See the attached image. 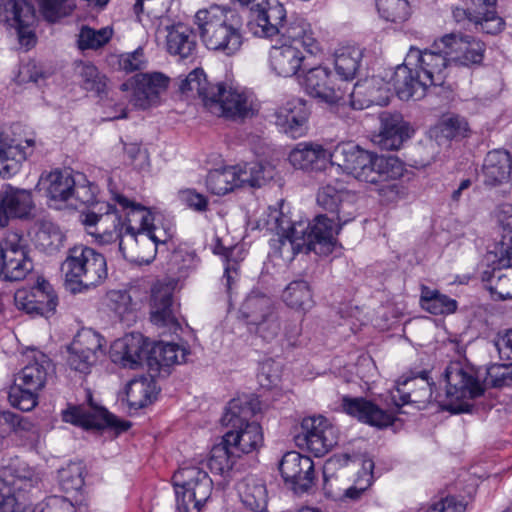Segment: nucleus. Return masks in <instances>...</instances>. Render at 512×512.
I'll return each mask as SVG.
<instances>
[{
  "instance_id": "nucleus-1",
  "label": "nucleus",
  "mask_w": 512,
  "mask_h": 512,
  "mask_svg": "<svg viewBox=\"0 0 512 512\" xmlns=\"http://www.w3.org/2000/svg\"><path fill=\"white\" fill-rule=\"evenodd\" d=\"M82 224L89 235L99 244L118 241V249L124 259L137 264H149L156 256L158 242H164L167 235L160 237L156 231L123 233L121 216L111 210L110 203H103L98 211L83 215Z\"/></svg>"
},
{
  "instance_id": "nucleus-2",
  "label": "nucleus",
  "mask_w": 512,
  "mask_h": 512,
  "mask_svg": "<svg viewBox=\"0 0 512 512\" xmlns=\"http://www.w3.org/2000/svg\"><path fill=\"white\" fill-rule=\"evenodd\" d=\"M179 89L183 94L201 98L212 114L227 120L243 122L260 110V102L252 92L220 82L211 84L202 69L190 72Z\"/></svg>"
},
{
  "instance_id": "nucleus-3",
  "label": "nucleus",
  "mask_w": 512,
  "mask_h": 512,
  "mask_svg": "<svg viewBox=\"0 0 512 512\" xmlns=\"http://www.w3.org/2000/svg\"><path fill=\"white\" fill-rule=\"evenodd\" d=\"M446 400L444 407L458 413L468 406L465 401L477 398L485 388H501L512 383L511 365L493 364L476 369L463 361H452L445 369Z\"/></svg>"
},
{
  "instance_id": "nucleus-4",
  "label": "nucleus",
  "mask_w": 512,
  "mask_h": 512,
  "mask_svg": "<svg viewBox=\"0 0 512 512\" xmlns=\"http://www.w3.org/2000/svg\"><path fill=\"white\" fill-rule=\"evenodd\" d=\"M259 6H251V18L248 27L257 37L271 38L279 35L283 41L300 42L310 54L320 51V43L315 37L311 24L304 18L290 15L287 17L284 6L265 0Z\"/></svg>"
},
{
  "instance_id": "nucleus-5",
  "label": "nucleus",
  "mask_w": 512,
  "mask_h": 512,
  "mask_svg": "<svg viewBox=\"0 0 512 512\" xmlns=\"http://www.w3.org/2000/svg\"><path fill=\"white\" fill-rule=\"evenodd\" d=\"M194 23L204 46L225 56H233L243 44V20L237 10L211 5L196 12Z\"/></svg>"
},
{
  "instance_id": "nucleus-6",
  "label": "nucleus",
  "mask_w": 512,
  "mask_h": 512,
  "mask_svg": "<svg viewBox=\"0 0 512 512\" xmlns=\"http://www.w3.org/2000/svg\"><path fill=\"white\" fill-rule=\"evenodd\" d=\"M259 413L261 402L253 395L233 398L225 408L221 423L228 430L223 438L239 457L256 450L263 443L261 426L252 420Z\"/></svg>"
},
{
  "instance_id": "nucleus-7",
  "label": "nucleus",
  "mask_w": 512,
  "mask_h": 512,
  "mask_svg": "<svg viewBox=\"0 0 512 512\" xmlns=\"http://www.w3.org/2000/svg\"><path fill=\"white\" fill-rule=\"evenodd\" d=\"M332 222L323 214L317 215L312 223L294 222L288 230L277 235L280 256L291 261L298 253L331 254L338 244Z\"/></svg>"
},
{
  "instance_id": "nucleus-8",
  "label": "nucleus",
  "mask_w": 512,
  "mask_h": 512,
  "mask_svg": "<svg viewBox=\"0 0 512 512\" xmlns=\"http://www.w3.org/2000/svg\"><path fill=\"white\" fill-rule=\"evenodd\" d=\"M404 171V165L398 158L377 155L362 148L344 170L356 180L375 186L388 201L396 200L402 193V186L397 180Z\"/></svg>"
},
{
  "instance_id": "nucleus-9",
  "label": "nucleus",
  "mask_w": 512,
  "mask_h": 512,
  "mask_svg": "<svg viewBox=\"0 0 512 512\" xmlns=\"http://www.w3.org/2000/svg\"><path fill=\"white\" fill-rule=\"evenodd\" d=\"M61 269L66 284L73 293L94 288L107 277L105 257L93 248L83 245L68 250Z\"/></svg>"
},
{
  "instance_id": "nucleus-10",
  "label": "nucleus",
  "mask_w": 512,
  "mask_h": 512,
  "mask_svg": "<svg viewBox=\"0 0 512 512\" xmlns=\"http://www.w3.org/2000/svg\"><path fill=\"white\" fill-rule=\"evenodd\" d=\"M177 512H201L213 491L208 473L197 466L180 467L172 477Z\"/></svg>"
},
{
  "instance_id": "nucleus-11",
  "label": "nucleus",
  "mask_w": 512,
  "mask_h": 512,
  "mask_svg": "<svg viewBox=\"0 0 512 512\" xmlns=\"http://www.w3.org/2000/svg\"><path fill=\"white\" fill-rule=\"evenodd\" d=\"M37 483L38 477L26 464L15 462L5 467L0 478V512L25 511Z\"/></svg>"
},
{
  "instance_id": "nucleus-12",
  "label": "nucleus",
  "mask_w": 512,
  "mask_h": 512,
  "mask_svg": "<svg viewBox=\"0 0 512 512\" xmlns=\"http://www.w3.org/2000/svg\"><path fill=\"white\" fill-rule=\"evenodd\" d=\"M241 314L248 328L266 342L274 340L282 330V321L277 308L268 296L252 292L241 306Z\"/></svg>"
},
{
  "instance_id": "nucleus-13",
  "label": "nucleus",
  "mask_w": 512,
  "mask_h": 512,
  "mask_svg": "<svg viewBox=\"0 0 512 512\" xmlns=\"http://www.w3.org/2000/svg\"><path fill=\"white\" fill-rule=\"evenodd\" d=\"M32 269L24 236L14 231L7 232L0 241V277L6 281H20Z\"/></svg>"
},
{
  "instance_id": "nucleus-14",
  "label": "nucleus",
  "mask_w": 512,
  "mask_h": 512,
  "mask_svg": "<svg viewBox=\"0 0 512 512\" xmlns=\"http://www.w3.org/2000/svg\"><path fill=\"white\" fill-rule=\"evenodd\" d=\"M105 343V339L95 330H80L68 347V366L84 375L89 374L99 358L104 355Z\"/></svg>"
},
{
  "instance_id": "nucleus-15",
  "label": "nucleus",
  "mask_w": 512,
  "mask_h": 512,
  "mask_svg": "<svg viewBox=\"0 0 512 512\" xmlns=\"http://www.w3.org/2000/svg\"><path fill=\"white\" fill-rule=\"evenodd\" d=\"M474 5L477 9L455 8L453 17L457 23H462L463 27L471 30L474 27L477 32H484L495 35L500 33L505 26L503 18H501L495 9L497 0H466Z\"/></svg>"
},
{
  "instance_id": "nucleus-16",
  "label": "nucleus",
  "mask_w": 512,
  "mask_h": 512,
  "mask_svg": "<svg viewBox=\"0 0 512 512\" xmlns=\"http://www.w3.org/2000/svg\"><path fill=\"white\" fill-rule=\"evenodd\" d=\"M336 428L323 416L304 418L296 442L316 457L324 456L337 443Z\"/></svg>"
},
{
  "instance_id": "nucleus-17",
  "label": "nucleus",
  "mask_w": 512,
  "mask_h": 512,
  "mask_svg": "<svg viewBox=\"0 0 512 512\" xmlns=\"http://www.w3.org/2000/svg\"><path fill=\"white\" fill-rule=\"evenodd\" d=\"M176 286L177 280L173 278L158 280L151 287L149 299L151 321L157 326L168 327L174 332L180 328L174 300Z\"/></svg>"
},
{
  "instance_id": "nucleus-18",
  "label": "nucleus",
  "mask_w": 512,
  "mask_h": 512,
  "mask_svg": "<svg viewBox=\"0 0 512 512\" xmlns=\"http://www.w3.org/2000/svg\"><path fill=\"white\" fill-rule=\"evenodd\" d=\"M89 403V410L82 406L69 405L67 409L62 411V420L87 430L111 427L122 432L130 427L129 422L119 420L104 407L94 406L91 395H89Z\"/></svg>"
},
{
  "instance_id": "nucleus-19",
  "label": "nucleus",
  "mask_w": 512,
  "mask_h": 512,
  "mask_svg": "<svg viewBox=\"0 0 512 512\" xmlns=\"http://www.w3.org/2000/svg\"><path fill=\"white\" fill-rule=\"evenodd\" d=\"M36 20V10L28 0H3L0 3V22L18 32L21 45L30 47L35 43V34L30 29Z\"/></svg>"
},
{
  "instance_id": "nucleus-20",
  "label": "nucleus",
  "mask_w": 512,
  "mask_h": 512,
  "mask_svg": "<svg viewBox=\"0 0 512 512\" xmlns=\"http://www.w3.org/2000/svg\"><path fill=\"white\" fill-rule=\"evenodd\" d=\"M35 203L31 190L4 184L0 189V228L10 220H28L34 217Z\"/></svg>"
},
{
  "instance_id": "nucleus-21",
  "label": "nucleus",
  "mask_w": 512,
  "mask_h": 512,
  "mask_svg": "<svg viewBox=\"0 0 512 512\" xmlns=\"http://www.w3.org/2000/svg\"><path fill=\"white\" fill-rule=\"evenodd\" d=\"M279 471L284 481L291 484L295 493L308 492L314 485V462L310 457L296 451L284 454L279 463Z\"/></svg>"
},
{
  "instance_id": "nucleus-22",
  "label": "nucleus",
  "mask_w": 512,
  "mask_h": 512,
  "mask_svg": "<svg viewBox=\"0 0 512 512\" xmlns=\"http://www.w3.org/2000/svg\"><path fill=\"white\" fill-rule=\"evenodd\" d=\"M149 353L150 343L137 332L126 334L115 340L110 348L112 362L129 369L140 367L148 359Z\"/></svg>"
},
{
  "instance_id": "nucleus-23",
  "label": "nucleus",
  "mask_w": 512,
  "mask_h": 512,
  "mask_svg": "<svg viewBox=\"0 0 512 512\" xmlns=\"http://www.w3.org/2000/svg\"><path fill=\"white\" fill-rule=\"evenodd\" d=\"M441 42L445 48L444 54L458 65L470 66L483 60L485 45L472 36L451 33L443 36Z\"/></svg>"
},
{
  "instance_id": "nucleus-24",
  "label": "nucleus",
  "mask_w": 512,
  "mask_h": 512,
  "mask_svg": "<svg viewBox=\"0 0 512 512\" xmlns=\"http://www.w3.org/2000/svg\"><path fill=\"white\" fill-rule=\"evenodd\" d=\"M309 114L305 100L292 98L275 111V124L289 137L300 138L307 131Z\"/></svg>"
},
{
  "instance_id": "nucleus-25",
  "label": "nucleus",
  "mask_w": 512,
  "mask_h": 512,
  "mask_svg": "<svg viewBox=\"0 0 512 512\" xmlns=\"http://www.w3.org/2000/svg\"><path fill=\"white\" fill-rule=\"evenodd\" d=\"M349 197L348 192L329 184L322 186L317 193L318 205L333 214L332 217L325 216L333 220L332 224L337 231L336 235L342 225L354 218V209L352 203L348 201Z\"/></svg>"
},
{
  "instance_id": "nucleus-26",
  "label": "nucleus",
  "mask_w": 512,
  "mask_h": 512,
  "mask_svg": "<svg viewBox=\"0 0 512 512\" xmlns=\"http://www.w3.org/2000/svg\"><path fill=\"white\" fill-rule=\"evenodd\" d=\"M448 56L440 52L430 50L421 51L412 47L407 55V59L413 62L416 70L420 71L424 85L440 86L444 83L446 77V68Z\"/></svg>"
},
{
  "instance_id": "nucleus-27",
  "label": "nucleus",
  "mask_w": 512,
  "mask_h": 512,
  "mask_svg": "<svg viewBox=\"0 0 512 512\" xmlns=\"http://www.w3.org/2000/svg\"><path fill=\"white\" fill-rule=\"evenodd\" d=\"M342 408L345 413L358 419L360 422L368 424L379 429L386 428L392 425L395 421V416L382 408L374 402L362 397H348L342 398Z\"/></svg>"
},
{
  "instance_id": "nucleus-28",
  "label": "nucleus",
  "mask_w": 512,
  "mask_h": 512,
  "mask_svg": "<svg viewBox=\"0 0 512 512\" xmlns=\"http://www.w3.org/2000/svg\"><path fill=\"white\" fill-rule=\"evenodd\" d=\"M378 144L385 150H398L411 138L414 129L398 112L384 111L379 114Z\"/></svg>"
},
{
  "instance_id": "nucleus-29",
  "label": "nucleus",
  "mask_w": 512,
  "mask_h": 512,
  "mask_svg": "<svg viewBox=\"0 0 512 512\" xmlns=\"http://www.w3.org/2000/svg\"><path fill=\"white\" fill-rule=\"evenodd\" d=\"M114 200L118 207L111 204V210L118 211V215L121 216V231L123 233L149 231L154 219L148 208L131 201L122 194H115Z\"/></svg>"
},
{
  "instance_id": "nucleus-30",
  "label": "nucleus",
  "mask_w": 512,
  "mask_h": 512,
  "mask_svg": "<svg viewBox=\"0 0 512 512\" xmlns=\"http://www.w3.org/2000/svg\"><path fill=\"white\" fill-rule=\"evenodd\" d=\"M302 85L310 96L328 104L338 103L344 98V92L335 88L331 71L327 67L318 66L308 70Z\"/></svg>"
},
{
  "instance_id": "nucleus-31",
  "label": "nucleus",
  "mask_w": 512,
  "mask_h": 512,
  "mask_svg": "<svg viewBox=\"0 0 512 512\" xmlns=\"http://www.w3.org/2000/svg\"><path fill=\"white\" fill-rule=\"evenodd\" d=\"M169 78L159 72L138 74L135 76V86L132 101L135 106L146 109L156 105L168 88Z\"/></svg>"
},
{
  "instance_id": "nucleus-32",
  "label": "nucleus",
  "mask_w": 512,
  "mask_h": 512,
  "mask_svg": "<svg viewBox=\"0 0 512 512\" xmlns=\"http://www.w3.org/2000/svg\"><path fill=\"white\" fill-rule=\"evenodd\" d=\"M300 42L284 41L281 46H273L269 52L271 69L281 77H292L298 73L305 59Z\"/></svg>"
},
{
  "instance_id": "nucleus-33",
  "label": "nucleus",
  "mask_w": 512,
  "mask_h": 512,
  "mask_svg": "<svg viewBox=\"0 0 512 512\" xmlns=\"http://www.w3.org/2000/svg\"><path fill=\"white\" fill-rule=\"evenodd\" d=\"M26 146L11 137L7 131L0 132V175L4 178L15 175L21 163L27 158V148L34 146V140L26 139Z\"/></svg>"
},
{
  "instance_id": "nucleus-34",
  "label": "nucleus",
  "mask_w": 512,
  "mask_h": 512,
  "mask_svg": "<svg viewBox=\"0 0 512 512\" xmlns=\"http://www.w3.org/2000/svg\"><path fill=\"white\" fill-rule=\"evenodd\" d=\"M39 184L43 185L46 195L57 208L68 206L75 186V173L71 170H54L42 174Z\"/></svg>"
},
{
  "instance_id": "nucleus-35",
  "label": "nucleus",
  "mask_w": 512,
  "mask_h": 512,
  "mask_svg": "<svg viewBox=\"0 0 512 512\" xmlns=\"http://www.w3.org/2000/svg\"><path fill=\"white\" fill-rule=\"evenodd\" d=\"M238 498L242 506L251 512H266L269 494L263 479L248 475L237 483Z\"/></svg>"
},
{
  "instance_id": "nucleus-36",
  "label": "nucleus",
  "mask_w": 512,
  "mask_h": 512,
  "mask_svg": "<svg viewBox=\"0 0 512 512\" xmlns=\"http://www.w3.org/2000/svg\"><path fill=\"white\" fill-rule=\"evenodd\" d=\"M409 65H413V62L406 59V63L399 65L392 77L394 89L398 97L402 100H409L414 98L416 100L424 97L427 85H424L423 78L421 77L420 71L416 70L415 67L411 68Z\"/></svg>"
},
{
  "instance_id": "nucleus-37",
  "label": "nucleus",
  "mask_w": 512,
  "mask_h": 512,
  "mask_svg": "<svg viewBox=\"0 0 512 512\" xmlns=\"http://www.w3.org/2000/svg\"><path fill=\"white\" fill-rule=\"evenodd\" d=\"M397 394L392 396L393 402L400 407L409 403H425L432 398V383L427 371H422L418 377L398 382Z\"/></svg>"
},
{
  "instance_id": "nucleus-38",
  "label": "nucleus",
  "mask_w": 512,
  "mask_h": 512,
  "mask_svg": "<svg viewBox=\"0 0 512 512\" xmlns=\"http://www.w3.org/2000/svg\"><path fill=\"white\" fill-rule=\"evenodd\" d=\"M347 455H335L327 459L323 465V491L326 497L333 500L342 499L347 485Z\"/></svg>"
},
{
  "instance_id": "nucleus-39",
  "label": "nucleus",
  "mask_w": 512,
  "mask_h": 512,
  "mask_svg": "<svg viewBox=\"0 0 512 512\" xmlns=\"http://www.w3.org/2000/svg\"><path fill=\"white\" fill-rule=\"evenodd\" d=\"M166 49L170 55L179 56L182 59L192 56L197 48L196 34L194 30L182 22L165 24Z\"/></svg>"
},
{
  "instance_id": "nucleus-40",
  "label": "nucleus",
  "mask_w": 512,
  "mask_h": 512,
  "mask_svg": "<svg viewBox=\"0 0 512 512\" xmlns=\"http://www.w3.org/2000/svg\"><path fill=\"white\" fill-rule=\"evenodd\" d=\"M488 260L492 262V268L483 273V280L487 282L490 292L500 300L512 298V276L507 272L512 268V263L502 264L494 248L489 251Z\"/></svg>"
},
{
  "instance_id": "nucleus-41",
  "label": "nucleus",
  "mask_w": 512,
  "mask_h": 512,
  "mask_svg": "<svg viewBox=\"0 0 512 512\" xmlns=\"http://www.w3.org/2000/svg\"><path fill=\"white\" fill-rule=\"evenodd\" d=\"M50 370V359L44 353L37 351L33 354V362L28 363L21 370L15 383L38 392L45 386Z\"/></svg>"
},
{
  "instance_id": "nucleus-42",
  "label": "nucleus",
  "mask_w": 512,
  "mask_h": 512,
  "mask_svg": "<svg viewBox=\"0 0 512 512\" xmlns=\"http://www.w3.org/2000/svg\"><path fill=\"white\" fill-rule=\"evenodd\" d=\"M329 157V151L313 142L298 143L289 153L288 160L297 169L320 168Z\"/></svg>"
},
{
  "instance_id": "nucleus-43",
  "label": "nucleus",
  "mask_w": 512,
  "mask_h": 512,
  "mask_svg": "<svg viewBox=\"0 0 512 512\" xmlns=\"http://www.w3.org/2000/svg\"><path fill=\"white\" fill-rule=\"evenodd\" d=\"M174 0H137L134 4V12L138 21L143 26L150 23L159 31L161 26L170 23L167 14Z\"/></svg>"
},
{
  "instance_id": "nucleus-44",
  "label": "nucleus",
  "mask_w": 512,
  "mask_h": 512,
  "mask_svg": "<svg viewBox=\"0 0 512 512\" xmlns=\"http://www.w3.org/2000/svg\"><path fill=\"white\" fill-rule=\"evenodd\" d=\"M282 300L290 309L304 314L315 304L311 286L305 280L291 281L282 292Z\"/></svg>"
},
{
  "instance_id": "nucleus-45",
  "label": "nucleus",
  "mask_w": 512,
  "mask_h": 512,
  "mask_svg": "<svg viewBox=\"0 0 512 512\" xmlns=\"http://www.w3.org/2000/svg\"><path fill=\"white\" fill-rule=\"evenodd\" d=\"M158 389L154 379L141 377L132 379L126 386V400L131 409L138 410L156 398Z\"/></svg>"
},
{
  "instance_id": "nucleus-46",
  "label": "nucleus",
  "mask_w": 512,
  "mask_h": 512,
  "mask_svg": "<svg viewBox=\"0 0 512 512\" xmlns=\"http://www.w3.org/2000/svg\"><path fill=\"white\" fill-rule=\"evenodd\" d=\"M498 221L501 238L494 244V253L500 255L504 265L512 263V204L505 203L499 208Z\"/></svg>"
},
{
  "instance_id": "nucleus-47",
  "label": "nucleus",
  "mask_w": 512,
  "mask_h": 512,
  "mask_svg": "<svg viewBox=\"0 0 512 512\" xmlns=\"http://www.w3.org/2000/svg\"><path fill=\"white\" fill-rule=\"evenodd\" d=\"M97 193L98 187L95 184L90 182L83 173L75 172V186L73 187L68 207L77 209L81 205L92 206V208H88L81 213V221L85 213L93 210L98 211V208L101 206V203L96 202Z\"/></svg>"
},
{
  "instance_id": "nucleus-48",
  "label": "nucleus",
  "mask_w": 512,
  "mask_h": 512,
  "mask_svg": "<svg viewBox=\"0 0 512 512\" xmlns=\"http://www.w3.org/2000/svg\"><path fill=\"white\" fill-rule=\"evenodd\" d=\"M362 50L356 46H344L335 51L334 68L337 75L345 81L353 80L361 66Z\"/></svg>"
},
{
  "instance_id": "nucleus-49",
  "label": "nucleus",
  "mask_w": 512,
  "mask_h": 512,
  "mask_svg": "<svg viewBox=\"0 0 512 512\" xmlns=\"http://www.w3.org/2000/svg\"><path fill=\"white\" fill-rule=\"evenodd\" d=\"M511 168L512 162L509 153L505 151L489 152L483 165L485 182L490 185L502 183L509 178Z\"/></svg>"
},
{
  "instance_id": "nucleus-50",
  "label": "nucleus",
  "mask_w": 512,
  "mask_h": 512,
  "mask_svg": "<svg viewBox=\"0 0 512 512\" xmlns=\"http://www.w3.org/2000/svg\"><path fill=\"white\" fill-rule=\"evenodd\" d=\"M232 169L235 172L236 188L245 186L261 187L268 179L273 177V170L259 162L232 166Z\"/></svg>"
},
{
  "instance_id": "nucleus-51",
  "label": "nucleus",
  "mask_w": 512,
  "mask_h": 512,
  "mask_svg": "<svg viewBox=\"0 0 512 512\" xmlns=\"http://www.w3.org/2000/svg\"><path fill=\"white\" fill-rule=\"evenodd\" d=\"M420 304L423 309L434 315L454 313L457 309V301L428 287H422Z\"/></svg>"
},
{
  "instance_id": "nucleus-52",
  "label": "nucleus",
  "mask_w": 512,
  "mask_h": 512,
  "mask_svg": "<svg viewBox=\"0 0 512 512\" xmlns=\"http://www.w3.org/2000/svg\"><path fill=\"white\" fill-rule=\"evenodd\" d=\"M238 457L222 437V441L212 447L207 460V466L212 473L225 475L231 471Z\"/></svg>"
},
{
  "instance_id": "nucleus-53",
  "label": "nucleus",
  "mask_w": 512,
  "mask_h": 512,
  "mask_svg": "<svg viewBox=\"0 0 512 512\" xmlns=\"http://www.w3.org/2000/svg\"><path fill=\"white\" fill-rule=\"evenodd\" d=\"M75 71L83 89L94 92L97 95H101L105 92L107 79L99 72L95 65L89 62L80 61L76 63Z\"/></svg>"
},
{
  "instance_id": "nucleus-54",
  "label": "nucleus",
  "mask_w": 512,
  "mask_h": 512,
  "mask_svg": "<svg viewBox=\"0 0 512 512\" xmlns=\"http://www.w3.org/2000/svg\"><path fill=\"white\" fill-rule=\"evenodd\" d=\"M107 306L122 321L134 318L137 304L133 302L129 292L125 290H111L107 293Z\"/></svg>"
},
{
  "instance_id": "nucleus-55",
  "label": "nucleus",
  "mask_w": 512,
  "mask_h": 512,
  "mask_svg": "<svg viewBox=\"0 0 512 512\" xmlns=\"http://www.w3.org/2000/svg\"><path fill=\"white\" fill-rule=\"evenodd\" d=\"M0 421L7 424L20 437H26L31 444L39 439L38 429L26 417L10 411H2L0 412Z\"/></svg>"
},
{
  "instance_id": "nucleus-56",
  "label": "nucleus",
  "mask_w": 512,
  "mask_h": 512,
  "mask_svg": "<svg viewBox=\"0 0 512 512\" xmlns=\"http://www.w3.org/2000/svg\"><path fill=\"white\" fill-rule=\"evenodd\" d=\"M33 294L37 300V307L43 308L44 316L48 318L53 315L58 305V297L52 285L43 278H38L36 284L32 287Z\"/></svg>"
},
{
  "instance_id": "nucleus-57",
  "label": "nucleus",
  "mask_w": 512,
  "mask_h": 512,
  "mask_svg": "<svg viewBox=\"0 0 512 512\" xmlns=\"http://www.w3.org/2000/svg\"><path fill=\"white\" fill-rule=\"evenodd\" d=\"M206 186L215 195H225L236 188L235 172L231 167L210 171L207 175Z\"/></svg>"
},
{
  "instance_id": "nucleus-58",
  "label": "nucleus",
  "mask_w": 512,
  "mask_h": 512,
  "mask_svg": "<svg viewBox=\"0 0 512 512\" xmlns=\"http://www.w3.org/2000/svg\"><path fill=\"white\" fill-rule=\"evenodd\" d=\"M44 19L55 23L69 16L76 8V0H35Z\"/></svg>"
},
{
  "instance_id": "nucleus-59",
  "label": "nucleus",
  "mask_w": 512,
  "mask_h": 512,
  "mask_svg": "<svg viewBox=\"0 0 512 512\" xmlns=\"http://www.w3.org/2000/svg\"><path fill=\"white\" fill-rule=\"evenodd\" d=\"M469 130L467 120L456 114L444 117L438 125L432 130L437 137L440 135L448 140L456 137H465Z\"/></svg>"
},
{
  "instance_id": "nucleus-60",
  "label": "nucleus",
  "mask_w": 512,
  "mask_h": 512,
  "mask_svg": "<svg viewBox=\"0 0 512 512\" xmlns=\"http://www.w3.org/2000/svg\"><path fill=\"white\" fill-rule=\"evenodd\" d=\"M113 35L111 27H103L95 30L88 26H83L78 36V47L81 50L99 49L109 42Z\"/></svg>"
},
{
  "instance_id": "nucleus-61",
  "label": "nucleus",
  "mask_w": 512,
  "mask_h": 512,
  "mask_svg": "<svg viewBox=\"0 0 512 512\" xmlns=\"http://www.w3.org/2000/svg\"><path fill=\"white\" fill-rule=\"evenodd\" d=\"M150 352L160 366H171L186 362V350L174 343H159Z\"/></svg>"
},
{
  "instance_id": "nucleus-62",
  "label": "nucleus",
  "mask_w": 512,
  "mask_h": 512,
  "mask_svg": "<svg viewBox=\"0 0 512 512\" xmlns=\"http://www.w3.org/2000/svg\"><path fill=\"white\" fill-rule=\"evenodd\" d=\"M377 9L382 18L394 23H402L410 16L407 0H377Z\"/></svg>"
},
{
  "instance_id": "nucleus-63",
  "label": "nucleus",
  "mask_w": 512,
  "mask_h": 512,
  "mask_svg": "<svg viewBox=\"0 0 512 512\" xmlns=\"http://www.w3.org/2000/svg\"><path fill=\"white\" fill-rule=\"evenodd\" d=\"M374 468V463L372 460H366L363 462V471L359 474L356 479L354 485L350 487H345L342 493L341 500H351L357 501L361 498V496L365 493V491L372 485L373 483V474L372 470Z\"/></svg>"
},
{
  "instance_id": "nucleus-64",
  "label": "nucleus",
  "mask_w": 512,
  "mask_h": 512,
  "mask_svg": "<svg viewBox=\"0 0 512 512\" xmlns=\"http://www.w3.org/2000/svg\"><path fill=\"white\" fill-rule=\"evenodd\" d=\"M58 477L64 492L79 491L84 485L83 466L81 463H70L59 470Z\"/></svg>"
}]
</instances>
